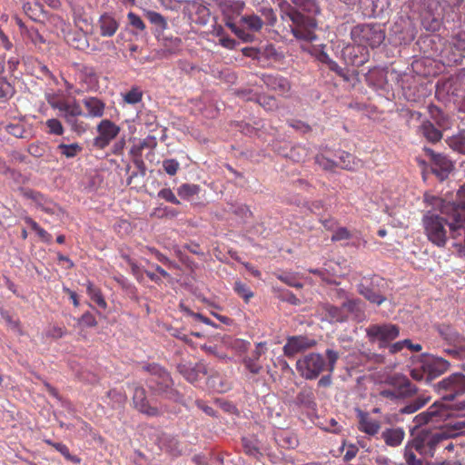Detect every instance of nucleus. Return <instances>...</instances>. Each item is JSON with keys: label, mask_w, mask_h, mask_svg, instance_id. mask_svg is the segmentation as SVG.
<instances>
[{"label": "nucleus", "mask_w": 465, "mask_h": 465, "mask_svg": "<svg viewBox=\"0 0 465 465\" xmlns=\"http://www.w3.org/2000/svg\"><path fill=\"white\" fill-rule=\"evenodd\" d=\"M442 213L447 215V218L432 212H428L422 217V226L428 241L439 248L446 246L448 241L447 226L450 228V210L444 205Z\"/></svg>", "instance_id": "nucleus-1"}, {"label": "nucleus", "mask_w": 465, "mask_h": 465, "mask_svg": "<svg viewBox=\"0 0 465 465\" xmlns=\"http://www.w3.org/2000/svg\"><path fill=\"white\" fill-rule=\"evenodd\" d=\"M460 203H448L446 206L450 213V235L457 242V245L465 246V185L458 191Z\"/></svg>", "instance_id": "nucleus-2"}, {"label": "nucleus", "mask_w": 465, "mask_h": 465, "mask_svg": "<svg viewBox=\"0 0 465 465\" xmlns=\"http://www.w3.org/2000/svg\"><path fill=\"white\" fill-rule=\"evenodd\" d=\"M455 433L450 429H442L438 431H422L413 440V447L420 454L433 457L438 447L453 437Z\"/></svg>", "instance_id": "nucleus-3"}, {"label": "nucleus", "mask_w": 465, "mask_h": 465, "mask_svg": "<svg viewBox=\"0 0 465 465\" xmlns=\"http://www.w3.org/2000/svg\"><path fill=\"white\" fill-rule=\"evenodd\" d=\"M286 15L292 22L291 31L295 38L306 42H312L316 38L314 29L317 23L313 17L304 15L293 7H289Z\"/></svg>", "instance_id": "nucleus-4"}, {"label": "nucleus", "mask_w": 465, "mask_h": 465, "mask_svg": "<svg viewBox=\"0 0 465 465\" xmlns=\"http://www.w3.org/2000/svg\"><path fill=\"white\" fill-rule=\"evenodd\" d=\"M437 331L445 344L451 348L446 349L445 352L455 359L465 358V336L455 327L449 324H440Z\"/></svg>", "instance_id": "nucleus-5"}, {"label": "nucleus", "mask_w": 465, "mask_h": 465, "mask_svg": "<svg viewBox=\"0 0 465 465\" xmlns=\"http://www.w3.org/2000/svg\"><path fill=\"white\" fill-rule=\"evenodd\" d=\"M351 36L354 43L369 45L372 50L385 39L384 32L376 25H358L351 29Z\"/></svg>", "instance_id": "nucleus-6"}, {"label": "nucleus", "mask_w": 465, "mask_h": 465, "mask_svg": "<svg viewBox=\"0 0 465 465\" xmlns=\"http://www.w3.org/2000/svg\"><path fill=\"white\" fill-rule=\"evenodd\" d=\"M143 370L153 376L149 381V387L152 390L168 398H172L176 394V391L173 389V381L170 374L159 364H147L143 366Z\"/></svg>", "instance_id": "nucleus-7"}, {"label": "nucleus", "mask_w": 465, "mask_h": 465, "mask_svg": "<svg viewBox=\"0 0 465 465\" xmlns=\"http://www.w3.org/2000/svg\"><path fill=\"white\" fill-rule=\"evenodd\" d=\"M326 366L323 356L311 352L296 361V370L306 380H315L324 371Z\"/></svg>", "instance_id": "nucleus-8"}, {"label": "nucleus", "mask_w": 465, "mask_h": 465, "mask_svg": "<svg viewBox=\"0 0 465 465\" xmlns=\"http://www.w3.org/2000/svg\"><path fill=\"white\" fill-rule=\"evenodd\" d=\"M435 387L441 400L451 401L457 396L465 394V375L453 373L439 381Z\"/></svg>", "instance_id": "nucleus-9"}, {"label": "nucleus", "mask_w": 465, "mask_h": 465, "mask_svg": "<svg viewBox=\"0 0 465 465\" xmlns=\"http://www.w3.org/2000/svg\"><path fill=\"white\" fill-rule=\"evenodd\" d=\"M366 334L370 341H378L380 348H385L391 341L399 337L400 328L391 323L371 324L366 329Z\"/></svg>", "instance_id": "nucleus-10"}, {"label": "nucleus", "mask_w": 465, "mask_h": 465, "mask_svg": "<svg viewBox=\"0 0 465 465\" xmlns=\"http://www.w3.org/2000/svg\"><path fill=\"white\" fill-rule=\"evenodd\" d=\"M47 101L52 108L63 114L65 122L83 114L80 104L73 97L48 96Z\"/></svg>", "instance_id": "nucleus-11"}, {"label": "nucleus", "mask_w": 465, "mask_h": 465, "mask_svg": "<svg viewBox=\"0 0 465 465\" xmlns=\"http://www.w3.org/2000/svg\"><path fill=\"white\" fill-rule=\"evenodd\" d=\"M449 416V408L441 401H435L427 411L419 413L413 419L415 427H420L430 422H439Z\"/></svg>", "instance_id": "nucleus-12"}, {"label": "nucleus", "mask_w": 465, "mask_h": 465, "mask_svg": "<svg viewBox=\"0 0 465 465\" xmlns=\"http://www.w3.org/2000/svg\"><path fill=\"white\" fill-rule=\"evenodd\" d=\"M424 152L431 162L432 173L440 180H445L453 170V163L445 155L436 153L432 149L424 147Z\"/></svg>", "instance_id": "nucleus-13"}, {"label": "nucleus", "mask_w": 465, "mask_h": 465, "mask_svg": "<svg viewBox=\"0 0 465 465\" xmlns=\"http://www.w3.org/2000/svg\"><path fill=\"white\" fill-rule=\"evenodd\" d=\"M98 135L94 140V145L104 149L119 134L120 127L108 119L102 120L97 125Z\"/></svg>", "instance_id": "nucleus-14"}, {"label": "nucleus", "mask_w": 465, "mask_h": 465, "mask_svg": "<svg viewBox=\"0 0 465 465\" xmlns=\"http://www.w3.org/2000/svg\"><path fill=\"white\" fill-rule=\"evenodd\" d=\"M387 384L392 387L401 399L411 398L418 392L417 387L402 374H394L387 379Z\"/></svg>", "instance_id": "nucleus-15"}, {"label": "nucleus", "mask_w": 465, "mask_h": 465, "mask_svg": "<svg viewBox=\"0 0 465 465\" xmlns=\"http://www.w3.org/2000/svg\"><path fill=\"white\" fill-rule=\"evenodd\" d=\"M344 60L353 66H361L370 59V51L367 46L356 44L348 45L342 50Z\"/></svg>", "instance_id": "nucleus-16"}, {"label": "nucleus", "mask_w": 465, "mask_h": 465, "mask_svg": "<svg viewBox=\"0 0 465 465\" xmlns=\"http://www.w3.org/2000/svg\"><path fill=\"white\" fill-rule=\"evenodd\" d=\"M316 345L313 339L305 336H292L288 338L283 346V353L288 358H292L299 352L311 349Z\"/></svg>", "instance_id": "nucleus-17"}, {"label": "nucleus", "mask_w": 465, "mask_h": 465, "mask_svg": "<svg viewBox=\"0 0 465 465\" xmlns=\"http://www.w3.org/2000/svg\"><path fill=\"white\" fill-rule=\"evenodd\" d=\"M318 312L331 323L344 322L348 320L347 312H343L341 306H335L329 302L321 303L318 306Z\"/></svg>", "instance_id": "nucleus-18"}, {"label": "nucleus", "mask_w": 465, "mask_h": 465, "mask_svg": "<svg viewBox=\"0 0 465 465\" xmlns=\"http://www.w3.org/2000/svg\"><path fill=\"white\" fill-rule=\"evenodd\" d=\"M266 351V342H258L255 346L254 351L250 356H246L242 360V363L247 371L252 374H259L262 370V364L259 360Z\"/></svg>", "instance_id": "nucleus-19"}, {"label": "nucleus", "mask_w": 465, "mask_h": 465, "mask_svg": "<svg viewBox=\"0 0 465 465\" xmlns=\"http://www.w3.org/2000/svg\"><path fill=\"white\" fill-rule=\"evenodd\" d=\"M358 430L369 436H375L381 430L380 420L373 419L371 415L361 410H357Z\"/></svg>", "instance_id": "nucleus-20"}, {"label": "nucleus", "mask_w": 465, "mask_h": 465, "mask_svg": "<svg viewBox=\"0 0 465 465\" xmlns=\"http://www.w3.org/2000/svg\"><path fill=\"white\" fill-rule=\"evenodd\" d=\"M427 370L428 381H432L446 372L450 363L441 357H431L424 361Z\"/></svg>", "instance_id": "nucleus-21"}, {"label": "nucleus", "mask_w": 465, "mask_h": 465, "mask_svg": "<svg viewBox=\"0 0 465 465\" xmlns=\"http://www.w3.org/2000/svg\"><path fill=\"white\" fill-rule=\"evenodd\" d=\"M179 372L191 383H194L200 379L201 375L208 373V367L203 361L197 362L194 366L191 364L178 365Z\"/></svg>", "instance_id": "nucleus-22"}, {"label": "nucleus", "mask_w": 465, "mask_h": 465, "mask_svg": "<svg viewBox=\"0 0 465 465\" xmlns=\"http://www.w3.org/2000/svg\"><path fill=\"white\" fill-rule=\"evenodd\" d=\"M133 401L134 407L142 413L148 416H157L159 414L157 408L149 405L146 399V391L143 387L137 386L134 388Z\"/></svg>", "instance_id": "nucleus-23"}, {"label": "nucleus", "mask_w": 465, "mask_h": 465, "mask_svg": "<svg viewBox=\"0 0 465 465\" xmlns=\"http://www.w3.org/2000/svg\"><path fill=\"white\" fill-rule=\"evenodd\" d=\"M23 195L32 200L35 205L46 213L53 214L54 213V203L45 197L43 193L32 189H25L23 192Z\"/></svg>", "instance_id": "nucleus-24"}, {"label": "nucleus", "mask_w": 465, "mask_h": 465, "mask_svg": "<svg viewBox=\"0 0 465 465\" xmlns=\"http://www.w3.org/2000/svg\"><path fill=\"white\" fill-rule=\"evenodd\" d=\"M405 437V431L401 428H389L381 432V439L390 447L400 446Z\"/></svg>", "instance_id": "nucleus-25"}, {"label": "nucleus", "mask_w": 465, "mask_h": 465, "mask_svg": "<svg viewBox=\"0 0 465 465\" xmlns=\"http://www.w3.org/2000/svg\"><path fill=\"white\" fill-rule=\"evenodd\" d=\"M419 132L430 143H437L441 140L442 133L429 120L421 123Z\"/></svg>", "instance_id": "nucleus-26"}, {"label": "nucleus", "mask_w": 465, "mask_h": 465, "mask_svg": "<svg viewBox=\"0 0 465 465\" xmlns=\"http://www.w3.org/2000/svg\"><path fill=\"white\" fill-rule=\"evenodd\" d=\"M64 37L66 43L75 49L83 50L88 45L87 38L82 31H68Z\"/></svg>", "instance_id": "nucleus-27"}, {"label": "nucleus", "mask_w": 465, "mask_h": 465, "mask_svg": "<svg viewBox=\"0 0 465 465\" xmlns=\"http://www.w3.org/2000/svg\"><path fill=\"white\" fill-rule=\"evenodd\" d=\"M101 35L105 37L113 36L118 29L117 21L109 15H103L99 19Z\"/></svg>", "instance_id": "nucleus-28"}, {"label": "nucleus", "mask_w": 465, "mask_h": 465, "mask_svg": "<svg viewBox=\"0 0 465 465\" xmlns=\"http://www.w3.org/2000/svg\"><path fill=\"white\" fill-rule=\"evenodd\" d=\"M338 158L340 160L338 166L348 171H355L361 165L359 159L344 151L339 153Z\"/></svg>", "instance_id": "nucleus-29"}, {"label": "nucleus", "mask_w": 465, "mask_h": 465, "mask_svg": "<svg viewBox=\"0 0 465 465\" xmlns=\"http://www.w3.org/2000/svg\"><path fill=\"white\" fill-rule=\"evenodd\" d=\"M357 291L370 302L375 303L377 305H381L386 300V298L380 292L374 291L369 286L364 285L363 283L358 284Z\"/></svg>", "instance_id": "nucleus-30"}, {"label": "nucleus", "mask_w": 465, "mask_h": 465, "mask_svg": "<svg viewBox=\"0 0 465 465\" xmlns=\"http://www.w3.org/2000/svg\"><path fill=\"white\" fill-rule=\"evenodd\" d=\"M84 105L88 111V115L92 117H101L104 114V104L94 97H90L84 100Z\"/></svg>", "instance_id": "nucleus-31"}, {"label": "nucleus", "mask_w": 465, "mask_h": 465, "mask_svg": "<svg viewBox=\"0 0 465 465\" xmlns=\"http://www.w3.org/2000/svg\"><path fill=\"white\" fill-rule=\"evenodd\" d=\"M85 285H86V292H87V294L89 295L90 299L94 302H95L99 307L105 309L107 307V303H106L105 300L104 299L101 290L98 287H96L95 285H94V283L91 282L90 281H88Z\"/></svg>", "instance_id": "nucleus-32"}, {"label": "nucleus", "mask_w": 465, "mask_h": 465, "mask_svg": "<svg viewBox=\"0 0 465 465\" xmlns=\"http://www.w3.org/2000/svg\"><path fill=\"white\" fill-rule=\"evenodd\" d=\"M430 401V397L419 396L414 401L400 410L401 414H411L424 407Z\"/></svg>", "instance_id": "nucleus-33"}, {"label": "nucleus", "mask_w": 465, "mask_h": 465, "mask_svg": "<svg viewBox=\"0 0 465 465\" xmlns=\"http://www.w3.org/2000/svg\"><path fill=\"white\" fill-rule=\"evenodd\" d=\"M106 397L111 401L112 409L124 407L127 401L125 392L116 389L109 390L106 392Z\"/></svg>", "instance_id": "nucleus-34"}, {"label": "nucleus", "mask_w": 465, "mask_h": 465, "mask_svg": "<svg viewBox=\"0 0 465 465\" xmlns=\"http://www.w3.org/2000/svg\"><path fill=\"white\" fill-rule=\"evenodd\" d=\"M24 221L26 224H28L32 230H34L38 237L43 241L44 242L49 243L52 241V235L45 231L44 228H42L35 221H34L31 217L25 216L24 218Z\"/></svg>", "instance_id": "nucleus-35"}, {"label": "nucleus", "mask_w": 465, "mask_h": 465, "mask_svg": "<svg viewBox=\"0 0 465 465\" xmlns=\"http://www.w3.org/2000/svg\"><path fill=\"white\" fill-rule=\"evenodd\" d=\"M82 146L77 143H74L71 144L60 143L57 146V151L66 158L75 157L79 153L82 152Z\"/></svg>", "instance_id": "nucleus-36"}, {"label": "nucleus", "mask_w": 465, "mask_h": 465, "mask_svg": "<svg viewBox=\"0 0 465 465\" xmlns=\"http://www.w3.org/2000/svg\"><path fill=\"white\" fill-rule=\"evenodd\" d=\"M240 23L245 25L248 29L259 32L263 25L262 20L256 15H243L240 19Z\"/></svg>", "instance_id": "nucleus-37"}, {"label": "nucleus", "mask_w": 465, "mask_h": 465, "mask_svg": "<svg viewBox=\"0 0 465 465\" xmlns=\"http://www.w3.org/2000/svg\"><path fill=\"white\" fill-rule=\"evenodd\" d=\"M200 192V186L193 183H183L177 189L178 195L184 199L190 200Z\"/></svg>", "instance_id": "nucleus-38"}, {"label": "nucleus", "mask_w": 465, "mask_h": 465, "mask_svg": "<svg viewBox=\"0 0 465 465\" xmlns=\"http://www.w3.org/2000/svg\"><path fill=\"white\" fill-rule=\"evenodd\" d=\"M329 67L331 71L335 72L338 76L341 77L344 82L351 84V85H355V81L357 80L356 76L353 73L350 74L349 71H345L341 68L335 62L330 61Z\"/></svg>", "instance_id": "nucleus-39"}, {"label": "nucleus", "mask_w": 465, "mask_h": 465, "mask_svg": "<svg viewBox=\"0 0 465 465\" xmlns=\"http://www.w3.org/2000/svg\"><path fill=\"white\" fill-rule=\"evenodd\" d=\"M341 308L343 312L349 313H352L357 315L359 312H362V302L360 299H348L342 302Z\"/></svg>", "instance_id": "nucleus-40"}, {"label": "nucleus", "mask_w": 465, "mask_h": 465, "mask_svg": "<svg viewBox=\"0 0 465 465\" xmlns=\"http://www.w3.org/2000/svg\"><path fill=\"white\" fill-rule=\"evenodd\" d=\"M233 291L242 297L245 302H249V301L253 297V292L243 282L241 281H236L233 285Z\"/></svg>", "instance_id": "nucleus-41"}, {"label": "nucleus", "mask_w": 465, "mask_h": 465, "mask_svg": "<svg viewBox=\"0 0 465 465\" xmlns=\"http://www.w3.org/2000/svg\"><path fill=\"white\" fill-rule=\"evenodd\" d=\"M276 277L282 282L283 283L294 287L296 289L302 288L303 284L300 282L297 279V275L292 272H284L276 274Z\"/></svg>", "instance_id": "nucleus-42"}, {"label": "nucleus", "mask_w": 465, "mask_h": 465, "mask_svg": "<svg viewBox=\"0 0 465 465\" xmlns=\"http://www.w3.org/2000/svg\"><path fill=\"white\" fill-rule=\"evenodd\" d=\"M413 443H408L404 448V459L408 465H423V462L420 459H417L414 453Z\"/></svg>", "instance_id": "nucleus-43"}, {"label": "nucleus", "mask_w": 465, "mask_h": 465, "mask_svg": "<svg viewBox=\"0 0 465 465\" xmlns=\"http://www.w3.org/2000/svg\"><path fill=\"white\" fill-rule=\"evenodd\" d=\"M430 114L440 128L446 129L449 127L448 118L443 115L437 106H430Z\"/></svg>", "instance_id": "nucleus-44"}, {"label": "nucleus", "mask_w": 465, "mask_h": 465, "mask_svg": "<svg viewBox=\"0 0 465 465\" xmlns=\"http://www.w3.org/2000/svg\"><path fill=\"white\" fill-rule=\"evenodd\" d=\"M315 163L322 170L330 172H332L336 167H338V163L322 153L315 156Z\"/></svg>", "instance_id": "nucleus-45"}, {"label": "nucleus", "mask_w": 465, "mask_h": 465, "mask_svg": "<svg viewBox=\"0 0 465 465\" xmlns=\"http://www.w3.org/2000/svg\"><path fill=\"white\" fill-rule=\"evenodd\" d=\"M256 101L265 110L271 111L274 108H277V101L272 95L265 94H259L256 98Z\"/></svg>", "instance_id": "nucleus-46"}, {"label": "nucleus", "mask_w": 465, "mask_h": 465, "mask_svg": "<svg viewBox=\"0 0 465 465\" xmlns=\"http://www.w3.org/2000/svg\"><path fill=\"white\" fill-rule=\"evenodd\" d=\"M450 148L465 154V136L463 134L453 135L448 140Z\"/></svg>", "instance_id": "nucleus-47"}, {"label": "nucleus", "mask_w": 465, "mask_h": 465, "mask_svg": "<svg viewBox=\"0 0 465 465\" xmlns=\"http://www.w3.org/2000/svg\"><path fill=\"white\" fill-rule=\"evenodd\" d=\"M144 249L150 253L153 254L160 262L166 265L167 267L177 268V264L174 262L171 261L167 256L163 254L154 247L145 246Z\"/></svg>", "instance_id": "nucleus-48"}, {"label": "nucleus", "mask_w": 465, "mask_h": 465, "mask_svg": "<svg viewBox=\"0 0 465 465\" xmlns=\"http://www.w3.org/2000/svg\"><path fill=\"white\" fill-rule=\"evenodd\" d=\"M411 376L413 380L420 381H428L427 370H425V362L424 361L420 365L415 366L411 370Z\"/></svg>", "instance_id": "nucleus-49"}, {"label": "nucleus", "mask_w": 465, "mask_h": 465, "mask_svg": "<svg viewBox=\"0 0 465 465\" xmlns=\"http://www.w3.org/2000/svg\"><path fill=\"white\" fill-rule=\"evenodd\" d=\"M325 355H326V358H327V361H328V363H327V371L331 373L333 372L334 369H335V365L337 363V361L339 360L340 358V353L335 351V350H332V349H327L326 351H325Z\"/></svg>", "instance_id": "nucleus-50"}, {"label": "nucleus", "mask_w": 465, "mask_h": 465, "mask_svg": "<svg viewBox=\"0 0 465 465\" xmlns=\"http://www.w3.org/2000/svg\"><path fill=\"white\" fill-rule=\"evenodd\" d=\"M45 124L49 134L55 135H62L64 134V127L59 120L55 118L48 119Z\"/></svg>", "instance_id": "nucleus-51"}, {"label": "nucleus", "mask_w": 465, "mask_h": 465, "mask_svg": "<svg viewBox=\"0 0 465 465\" xmlns=\"http://www.w3.org/2000/svg\"><path fill=\"white\" fill-rule=\"evenodd\" d=\"M296 401L301 405L310 406L313 403V394L311 390H302L297 394Z\"/></svg>", "instance_id": "nucleus-52"}, {"label": "nucleus", "mask_w": 465, "mask_h": 465, "mask_svg": "<svg viewBox=\"0 0 465 465\" xmlns=\"http://www.w3.org/2000/svg\"><path fill=\"white\" fill-rule=\"evenodd\" d=\"M123 96L125 103L135 104L142 100L143 94L140 89H130Z\"/></svg>", "instance_id": "nucleus-53"}, {"label": "nucleus", "mask_w": 465, "mask_h": 465, "mask_svg": "<svg viewBox=\"0 0 465 465\" xmlns=\"http://www.w3.org/2000/svg\"><path fill=\"white\" fill-rule=\"evenodd\" d=\"M163 167L167 174L173 176L175 175L180 169V163L175 159H165L163 162Z\"/></svg>", "instance_id": "nucleus-54"}, {"label": "nucleus", "mask_w": 465, "mask_h": 465, "mask_svg": "<svg viewBox=\"0 0 465 465\" xmlns=\"http://www.w3.org/2000/svg\"><path fill=\"white\" fill-rule=\"evenodd\" d=\"M54 448L57 451H59L67 460L73 461L74 463L80 462V459L76 458L75 456L71 455L70 450L65 444H64L62 442H57V443L54 444Z\"/></svg>", "instance_id": "nucleus-55"}, {"label": "nucleus", "mask_w": 465, "mask_h": 465, "mask_svg": "<svg viewBox=\"0 0 465 465\" xmlns=\"http://www.w3.org/2000/svg\"><path fill=\"white\" fill-rule=\"evenodd\" d=\"M127 18L129 25L135 28L137 31L143 32L145 30V25L139 15L130 12L127 15Z\"/></svg>", "instance_id": "nucleus-56"}, {"label": "nucleus", "mask_w": 465, "mask_h": 465, "mask_svg": "<svg viewBox=\"0 0 465 465\" xmlns=\"http://www.w3.org/2000/svg\"><path fill=\"white\" fill-rule=\"evenodd\" d=\"M158 197L176 205L181 203L170 188H163L160 190L158 193Z\"/></svg>", "instance_id": "nucleus-57"}, {"label": "nucleus", "mask_w": 465, "mask_h": 465, "mask_svg": "<svg viewBox=\"0 0 465 465\" xmlns=\"http://www.w3.org/2000/svg\"><path fill=\"white\" fill-rule=\"evenodd\" d=\"M148 19L152 24H154L156 25H159L163 29H164L167 25L165 18L157 12H148L147 14Z\"/></svg>", "instance_id": "nucleus-58"}, {"label": "nucleus", "mask_w": 465, "mask_h": 465, "mask_svg": "<svg viewBox=\"0 0 465 465\" xmlns=\"http://www.w3.org/2000/svg\"><path fill=\"white\" fill-rule=\"evenodd\" d=\"M242 447H243L244 452L249 456H252L255 459H259V457L262 455L259 449L254 444H252L251 441H249L247 440H243Z\"/></svg>", "instance_id": "nucleus-59"}, {"label": "nucleus", "mask_w": 465, "mask_h": 465, "mask_svg": "<svg viewBox=\"0 0 465 465\" xmlns=\"http://www.w3.org/2000/svg\"><path fill=\"white\" fill-rule=\"evenodd\" d=\"M351 237V233L345 227L338 228L331 236L332 242L348 240Z\"/></svg>", "instance_id": "nucleus-60"}, {"label": "nucleus", "mask_w": 465, "mask_h": 465, "mask_svg": "<svg viewBox=\"0 0 465 465\" xmlns=\"http://www.w3.org/2000/svg\"><path fill=\"white\" fill-rule=\"evenodd\" d=\"M70 126L71 129L78 134L84 133L86 131V124L84 122H80L76 119V117L69 120L66 122Z\"/></svg>", "instance_id": "nucleus-61"}, {"label": "nucleus", "mask_w": 465, "mask_h": 465, "mask_svg": "<svg viewBox=\"0 0 465 465\" xmlns=\"http://www.w3.org/2000/svg\"><path fill=\"white\" fill-rule=\"evenodd\" d=\"M80 322L87 327H94L97 325L95 317L91 312H85L82 315Z\"/></svg>", "instance_id": "nucleus-62"}, {"label": "nucleus", "mask_w": 465, "mask_h": 465, "mask_svg": "<svg viewBox=\"0 0 465 465\" xmlns=\"http://www.w3.org/2000/svg\"><path fill=\"white\" fill-rule=\"evenodd\" d=\"M289 124L292 128L299 130L304 134L309 133L312 130L309 124L298 120H292L289 123Z\"/></svg>", "instance_id": "nucleus-63"}, {"label": "nucleus", "mask_w": 465, "mask_h": 465, "mask_svg": "<svg viewBox=\"0 0 465 465\" xmlns=\"http://www.w3.org/2000/svg\"><path fill=\"white\" fill-rule=\"evenodd\" d=\"M84 83L89 87H94L100 84L99 78L94 73L85 74Z\"/></svg>", "instance_id": "nucleus-64"}]
</instances>
